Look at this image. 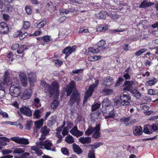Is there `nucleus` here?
Here are the masks:
<instances>
[{"label": "nucleus", "mask_w": 158, "mask_h": 158, "mask_svg": "<svg viewBox=\"0 0 158 158\" xmlns=\"http://www.w3.org/2000/svg\"><path fill=\"white\" fill-rule=\"evenodd\" d=\"M19 75L22 86L24 87L26 86L28 81L26 74L23 72H20Z\"/></svg>", "instance_id": "11"}, {"label": "nucleus", "mask_w": 158, "mask_h": 158, "mask_svg": "<svg viewBox=\"0 0 158 158\" xmlns=\"http://www.w3.org/2000/svg\"><path fill=\"white\" fill-rule=\"evenodd\" d=\"M47 22L44 21L43 20L41 22L36 24L35 26L38 28L40 29L43 28L46 24Z\"/></svg>", "instance_id": "37"}, {"label": "nucleus", "mask_w": 158, "mask_h": 158, "mask_svg": "<svg viewBox=\"0 0 158 158\" xmlns=\"http://www.w3.org/2000/svg\"><path fill=\"white\" fill-rule=\"evenodd\" d=\"M31 26V23L29 21H26L23 22L21 30H25L29 27Z\"/></svg>", "instance_id": "38"}, {"label": "nucleus", "mask_w": 158, "mask_h": 158, "mask_svg": "<svg viewBox=\"0 0 158 158\" xmlns=\"http://www.w3.org/2000/svg\"><path fill=\"white\" fill-rule=\"evenodd\" d=\"M101 58V56H91L88 57V60L89 61H95L100 59Z\"/></svg>", "instance_id": "39"}, {"label": "nucleus", "mask_w": 158, "mask_h": 158, "mask_svg": "<svg viewBox=\"0 0 158 158\" xmlns=\"http://www.w3.org/2000/svg\"><path fill=\"white\" fill-rule=\"evenodd\" d=\"M76 49V46H73L71 47L70 46L66 47L63 50V52L65 53L66 55L65 57L66 58L72 53L75 51Z\"/></svg>", "instance_id": "12"}, {"label": "nucleus", "mask_w": 158, "mask_h": 158, "mask_svg": "<svg viewBox=\"0 0 158 158\" xmlns=\"http://www.w3.org/2000/svg\"><path fill=\"white\" fill-rule=\"evenodd\" d=\"M31 123L29 121H27V123L26 125L25 129L26 130H29L31 127Z\"/></svg>", "instance_id": "64"}, {"label": "nucleus", "mask_w": 158, "mask_h": 158, "mask_svg": "<svg viewBox=\"0 0 158 158\" xmlns=\"http://www.w3.org/2000/svg\"><path fill=\"white\" fill-rule=\"evenodd\" d=\"M44 120L43 119H41L35 122V127L37 128H40L43 125Z\"/></svg>", "instance_id": "34"}, {"label": "nucleus", "mask_w": 158, "mask_h": 158, "mask_svg": "<svg viewBox=\"0 0 158 158\" xmlns=\"http://www.w3.org/2000/svg\"><path fill=\"white\" fill-rule=\"evenodd\" d=\"M108 15H109L110 17L113 19H118L119 17V16L115 14H108Z\"/></svg>", "instance_id": "56"}, {"label": "nucleus", "mask_w": 158, "mask_h": 158, "mask_svg": "<svg viewBox=\"0 0 158 158\" xmlns=\"http://www.w3.org/2000/svg\"><path fill=\"white\" fill-rule=\"evenodd\" d=\"M69 11L66 9H62L60 11V14L61 15H67L69 13Z\"/></svg>", "instance_id": "62"}, {"label": "nucleus", "mask_w": 158, "mask_h": 158, "mask_svg": "<svg viewBox=\"0 0 158 158\" xmlns=\"http://www.w3.org/2000/svg\"><path fill=\"white\" fill-rule=\"evenodd\" d=\"M19 46V45L18 44H12L11 46V49L13 50H15L18 49Z\"/></svg>", "instance_id": "61"}, {"label": "nucleus", "mask_w": 158, "mask_h": 158, "mask_svg": "<svg viewBox=\"0 0 158 158\" xmlns=\"http://www.w3.org/2000/svg\"><path fill=\"white\" fill-rule=\"evenodd\" d=\"M65 141L69 143H72L74 142V139L71 135H69L66 137Z\"/></svg>", "instance_id": "40"}, {"label": "nucleus", "mask_w": 158, "mask_h": 158, "mask_svg": "<svg viewBox=\"0 0 158 158\" xmlns=\"http://www.w3.org/2000/svg\"><path fill=\"white\" fill-rule=\"evenodd\" d=\"M147 50L145 48L141 49H140L139 51L136 52L135 53V55L138 56L142 53L145 52L147 51Z\"/></svg>", "instance_id": "47"}, {"label": "nucleus", "mask_w": 158, "mask_h": 158, "mask_svg": "<svg viewBox=\"0 0 158 158\" xmlns=\"http://www.w3.org/2000/svg\"><path fill=\"white\" fill-rule=\"evenodd\" d=\"M73 148L74 152L78 154H80L82 152L81 149L75 143L73 144Z\"/></svg>", "instance_id": "29"}, {"label": "nucleus", "mask_w": 158, "mask_h": 158, "mask_svg": "<svg viewBox=\"0 0 158 158\" xmlns=\"http://www.w3.org/2000/svg\"><path fill=\"white\" fill-rule=\"evenodd\" d=\"M106 43V41L103 40L100 41L97 43L98 48L100 49V52L102 51L105 49V48L103 46L105 45Z\"/></svg>", "instance_id": "26"}, {"label": "nucleus", "mask_w": 158, "mask_h": 158, "mask_svg": "<svg viewBox=\"0 0 158 158\" xmlns=\"http://www.w3.org/2000/svg\"><path fill=\"white\" fill-rule=\"evenodd\" d=\"M32 92V91L31 89H26L23 94L22 99L23 100H27L30 99L31 96Z\"/></svg>", "instance_id": "13"}, {"label": "nucleus", "mask_w": 158, "mask_h": 158, "mask_svg": "<svg viewBox=\"0 0 158 158\" xmlns=\"http://www.w3.org/2000/svg\"><path fill=\"white\" fill-rule=\"evenodd\" d=\"M100 125L99 124L96 125L95 127L93 128V134L92 136L94 138H98L100 137Z\"/></svg>", "instance_id": "15"}, {"label": "nucleus", "mask_w": 158, "mask_h": 158, "mask_svg": "<svg viewBox=\"0 0 158 158\" xmlns=\"http://www.w3.org/2000/svg\"><path fill=\"white\" fill-rule=\"evenodd\" d=\"M70 133L73 135L76 136L77 138L82 136L83 134V132L78 130L77 126H74L70 131Z\"/></svg>", "instance_id": "14"}, {"label": "nucleus", "mask_w": 158, "mask_h": 158, "mask_svg": "<svg viewBox=\"0 0 158 158\" xmlns=\"http://www.w3.org/2000/svg\"><path fill=\"white\" fill-rule=\"evenodd\" d=\"M143 133L142 129L140 126L136 127L134 130V133L136 135H140Z\"/></svg>", "instance_id": "30"}, {"label": "nucleus", "mask_w": 158, "mask_h": 158, "mask_svg": "<svg viewBox=\"0 0 158 158\" xmlns=\"http://www.w3.org/2000/svg\"><path fill=\"white\" fill-rule=\"evenodd\" d=\"M66 125L67 126L65 127V128L68 130L70 129L73 126V123L69 121H68L67 122Z\"/></svg>", "instance_id": "54"}, {"label": "nucleus", "mask_w": 158, "mask_h": 158, "mask_svg": "<svg viewBox=\"0 0 158 158\" xmlns=\"http://www.w3.org/2000/svg\"><path fill=\"white\" fill-rule=\"evenodd\" d=\"M88 155V158H95L94 150L93 149L90 150L89 152Z\"/></svg>", "instance_id": "48"}, {"label": "nucleus", "mask_w": 158, "mask_h": 158, "mask_svg": "<svg viewBox=\"0 0 158 158\" xmlns=\"http://www.w3.org/2000/svg\"><path fill=\"white\" fill-rule=\"evenodd\" d=\"M27 75L29 80V82L31 84H33L34 82L36 81V79L35 78V76L33 73H28Z\"/></svg>", "instance_id": "27"}, {"label": "nucleus", "mask_w": 158, "mask_h": 158, "mask_svg": "<svg viewBox=\"0 0 158 158\" xmlns=\"http://www.w3.org/2000/svg\"><path fill=\"white\" fill-rule=\"evenodd\" d=\"M79 141L82 144L89 143L91 141L90 137H81L79 139Z\"/></svg>", "instance_id": "24"}, {"label": "nucleus", "mask_w": 158, "mask_h": 158, "mask_svg": "<svg viewBox=\"0 0 158 158\" xmlns=\"http://www.w3.org/2000/svg\"><path fill=\"white\" fill-rule=\"evenodd\" d=\"M21 92L20 86H16L11 85L10 88V94L11 95L14 97H18Z\"/></svg>", "instance_id": "9"}, {"label": "nucleus", "mask_w": 158, "mask_h": 158, "mask_svg": "<svg viewBox=\"0 0 158 158\" xmlns=\"http://www.w3.org/2000/svg\"><path fill=\"white\" fill-rule=\"evenodd\" d=\"M11 85H14L15 86H20L19 84V82L18 79L17 77L14 78L12 80Z\"/></svg>", "instance_id": "44"}, {"label": "nucleus", "mask_w": 158, "mask_h": 158, "mask_svg": "<svg viewBox=\"0 0 158 158\" xmlns=\"http://www.w3.org/2000/svg\"><path fill=\"white\" fill-rule=\"evenodd\" d=\"M94 115L95 118H96L97 119L98 118V119H100H100L102 115V114L101 112L97 111L95 114Z\"/></svg>", "instance_id": "55"}, {"label": "nucleus", "mask_w": 158, "mask_h": 158, "mask_svg": "<svg viewBox=\"0 0 158 158\" xmlns=\"http://www.w3.org/2000/svg\"><path fill=\"white\" fill-rule=\"evenodd\" d=\"M88 50L89 52L94 54H98L100 52V49L97 48H95L93 47L89 48Z\"/></svg>", "instance_id": "33"}, {"label": "nucleus", "mask_w": 158, "mask_h": 158, "mask_svg": "<svg viewBox=\"0 0 158 158\" xmlns=\"http://www.w3.org/2000/svg\"><path fill=\"white\" fill-rule=\"evenodd\" d=\"M108 28V26L105 25L98 27L97 29V31L99 32H104Z\"/></svg>", "instance_id": "36"}, {"label": "nucleus", "mask_w": 158, "mask_h": 158, "mask_svg": "<svg viewBox=\"0 0 158 158\" xmlns=\"http://www.w3.org/2000/svg\"><path fill=\"white\" fill-rule=\"evenodd\" d=\"M107 114H108V115L105 117V118L106 119L108 118H112L114 117L115 116V114L114 111V108L113 107V110H110V111Z\"/></svg>", "instance_id": "42"}, {"label": "nucleus", "mask_w": 158, "mask_h": 158, "mask_svg": "<svg viewBox=\"0 0 158 158\" xmlns=\"http://www.w3.org/2000/svg\"><path fill=\"white\" fill-rule=\"evenodd\" d=\"M100 104L98 103L93 105L92 106V111H93L96 110L100 107Z\"/></svg>", "instance_id": "50"}, {"label": "nucleus", "mask_w": 158, "mask_h": 158, "mask_svg": "<svg viewBox=\"0 0 158 158\" xmlns=\"http://www.w3.org/2000/svg\"><path fill=\"white\" fill-rule=\"evenodd\" d=\"M131 101L129 95L123 94L120 96L115 97L114 100V106L116 108L121 106H126L129 105Z\"/></svg>", "instance_id": "2"}, {"label": "nucleus", "mask_w": 158, "mask_h": 158, "mask_svg": "<svg viewBox=\"0 0 158 158\" xmlns=\"http://www.w3.org/2000/svg\"><path fill=\"white\" fill-rule=\"evenodd\" d=\"M10 139L19 144H23L24 145L28 144L29 142L27 139L24 138L20 137L19 136H16L10 138Z\"/></svg>", "instance_id": "8"}, {"label": "nucleus", "mask_w": 158, "mask_h": 158, "mask_svg": "<svg viewBox=\"0 0 158 158\" xmlns=\"http://www.w3.org/2000/svg\"><path fill=\"white\" fill-rule=\"evenodd\" d=\"M42 39L44 41L48 42L50 41V37L49 36H45L42 37Z\"/></svg>", "instance_id": "59"}, {"label": "nucleus", "mask_w": 158, "mask_h": 158, "mask_svg": "<svg viewBox=\"0 0 158 158\" xmlns=\"http://www.w3.org/2000/svg\"><path fill=\"white\" fill-rule=\"evenodd\" d=\"M40 102V100L38 98H35L34 100V103L37 107L40 106L41 104Z\"/></svg>", "instance_id": "51"}, {"label": "nucleus", "mask_w": 158, "mask_h": 158, "mask_svg": "<svg viewBox=\"0 0 158 158\" xmlns=\"http://www.w3.org/2000/svg\"><path fill=\"white\" fill-rule=\"evenodd\" d=\"M40 85L49 93L50 97L53 96L55 93H59V85L56 81L53 82L51 85H49L45 81H42Z\"/></svg>", "instance_id": "3"}, {"label": "nucleus", "mask_w": 158, "mask_h": 158, "mask_svg": "<svg viewBox=\"0 0 158 158\" xmlns=\"http://www.w3.org/2000/svg\"><path fill=\"white\" fill-rule=\"evenodd\" d=\"M4 83L0 81V98H2L5 96V91L4 88L7 86L6 81H4Z\"/></svg>", "instance_id": "18"}, {"label": "nucleus", "mask_w": 158, "mask_h": 158, "mask_svg": "<svg viewBox=\"0 0 158 158\" xmlns=\"http://www.w3.org/2000/svg\"><path fill=\"white\" fill-rule=\"evenodd\" d=\"M56 121V116H52L50 117V119L48 123V125L50 127L54 124Z\"/></svg>", "instance_id": "31"}, {"label": "nucleus", "mask_w": 158, "mask_h": 158, "mask_svg": "<svg viewBox=\"0 0 158 158\" xmlns=\"http://www.w3.org/2000/svg\"><path fill=\"white\" fill-rule=\"evenodd\" d=\"M120 122L123 123L126 125H129L131 124L132 121L129 117H126L120 119Z\"/></svg>", "instance_id": "28"}, {"label": "nucleus", "mask_w": 158, "mask_h": 158, "mask_svg": "<svg viewBox=\"0 0 158 158\" xmlns=\"http://www.w3.org/2000/svg\"><path fill=\"white\" fill-rule=\"evenodd\" d=\"M62 153L64 155H67L69 153V152L66 148H63L61 149Z\"/></svg>", "instance_id": "60"}, {"label": "nucleus", "mask_w": 158, "mask_h": 158, "mask_svg": "<svg viewBox=\"0 0 158 158\" xmlns=\"http://www.w3.org/2000/svg\"><path fill=\"white\" fill-rule=\"evenodd\" d=\"M18 49L17 50V52L19 54H22V56L21 57L23 56V52L26 49V48L24 47V45H21L20 47L19 46Z\"/></svg>", "instance_id": "35"}, {"label": "nucleus", "mask_w": 158, "mask_h": 158, "mask_svg": "<svg viewBox=\"0 0 158 158\" xmlns=\"http://www.w3.org/2000/svg\"><path fill=\"white\" fill-rule=\"evenodd\" d=\"M134 83V81H125L123 85L124 89L131 92L133 90L132 85Z\"/></svg>", "instance_id": "16"}, {"label": "nucleus", "mask_w": 158, "mask_h": 158, "mask_svg": "<svg viewBox=\"0 0 158 158\" xmlns=\"http://www.w3.org/2000/svg\"><path fill=\"white\" fill-rule=\"evenodd\" d=\"M102 93L105 95H109L112 94L113 91L110 89H105L102 91Z\"/></svg>", "instance_id": "32"}, {"label": "nucleus", "mask_w": 158, "mask_h": 158, "mask_svg": "<svg viewBox=\"0 0 158 158\" xmlns=\"http://www.w3.org/2000/svg\"><path fill=\"white\" fill-rule=\"evenodd\" d=\"M101 144L102 143H98L94 144L91 145L90 146L92 149H96L99 147Z\"/></svg>", "instance_id": "57"}, {"label": "nucleus", "mask_w": 158, "mask_h": 158, "mask_svg": "<svg viewBox=\"0 0 158 158\" xmlns=\"http://www.w3.org/2000/svg\"><path fill=\"white\" fill-rule=\"evenodd\" d=\"M143 132L145 133L148 134H150L152 133V131H149L148 128L145 126H144V127Z\"/></svg>", "instance_id": "58"}, {"label": "nucleus", "mask_w": 158, "mask_h": 158, "mask_svg": "<svg viewBox=\"0 0 158 158\" xmlns=\"http://www.w3.org/2000/svg\"><path fill=\"white\" fill-rule=\"evenodd\" d=\"M75 82L72 81L66 87V92L67 96H70L73 90H74L69 102V104L71 105H73L75 102L77 105H78L80 100V95L78 91L75 90L76 88L75 87Z\"/></svg>", "instance_id": "1"}, {"label": "nucleus", "mask_w": 158, "mask_h": 158, "mask_svg": "<svg viewBox=\"0 0 158 158\" xmlns=\"http://www.w3.org/2000/svg\"><path fill=\"white\" fill-rule=\"evenodd\" d=\"M12 152V150H9L8 149L2 150V152L3 155H5L9 154L11 153Z\"/></svg>", "instance_id": "53"}, {"label": "nucleus", "mask_w": 158, "mask_h": 158, "mask_svg": "<svg viewBox=\"0 0 158 158\" xmlns=\"http://www.w3.org/2000/svg\"><path fill=\"white\" fill-rule=\"evenodd\" d=\"M156 79L154 77H152L149 78V80L146 81L145 85L147 86H151L155 85L157 82Z\"/></svg>", "instance_id": "23"}, {"label": "nucleus", "mask_w": 158, "mask_h": 158, "mask_svg": "<svg viewBox=\"0 0 158 158\" xmlns=\"http://www.w3.org/2000/svg\"><path fill=\"white\" fill-rule=\"evenodd\" d=\"M59 102L57 100H53L51 105V107L53 109H56L58 106Z\"/></svg>", "instance_id": "46"}, {"label": "nucleus", "mask_w": 158, "mask_h": 158, "mask_svg": "<svg viewBox=\"0 0 158 158\" xmlns=\"http://www.w3.org/2000/svg\"><path fill=\"white\" fill-rule=\"evenodd\" d=\"M98 84V81L96 80L95 83L94 84H92L89 87L88 90L86 92L84 96L83 104L87 102L89 98L92 95V93L93 92L94 88L97 86Z\"/></svg>", "instance_id": "6"}, {"label": "nucleus", "mask_w": 158, "mask_h": 158, "mask_svg": "<svg viewBox=\"0 0 158 158\" xmlns=\"http://www.w3.org/2000/svg\"><path fill=\"white\" fill-rule=\"evenodd\" d=\"M25 10L28 15H31L32 13L31 7L30 6H26Z\"/></svg>", "instance_id": "52"}, {"label": "nucleus", "mask_w": 158, "mask_h": 158, "mask_svg": "<svg viewBox=\"0 0 158 158\" xmlns=\"http://www.w3.org/2000/svg\"><path fill=\"white\" fill-rule=\"evenodd\" d=\"M112 78L110 77H107L104 78L103 84L106 86H110L114 83Z\"/></svg>", "instance_id": "21"}, {"label": "nucleus", "mask_w": 158, "mask_h": 158, "mask_svg": "<svg viewBox=\"0 0 158 158\" xmlns=\"http://www.w3.org/2000/svg\"><path fill=\"white\" fill-rule=\"evenodd\" d=\"M102 112L103 114H107L113 109L112 102L108 98L104 99L102 103Z\"/></svg>", "instance_id": "4"}, {"label": "nucleus", "mask_w": 158, "mask_h": 158, "mask_svg": "<svg viewBox=\"0 0 158 158\" xmlns=\"http://www.w3.org/2000/svg\"><path fill=\"white\" fill-rule=\"evenodd\" d=\"M9 30L8 25L3 22L0 23V33L5 34L7 33Z\"/></svg>", "instance_id": "17"}, {"label": "nucleus", "mask_w": 158, "mask_h": 158, "mask_svg": "<svg viewBox=\"0 0 158 158\" xmlns=\"http://www.w3.org/2000/svg\"><path fill=\"white\" fill-rule=\"evenodd\" d=\"M54 63L56 66H59L62 64V62L60 60H56L54 61Z\"/></svg>", "instance_id": "63"}, {"label": "nucleus", "mask_w": 158, "mask_h": 158, "mask_svg": "<svg viewBox=\"0 0 158 158\" xmlns=\"http://www.w3.org/2000/svg\"><path fill=\"white\" fill-rule=\"evenodd\" d=\"M12 149H14L13 153L15 154H21L14 156V158H27V157L30 155L29 152H24L25 151V148H12Z\"/></svg>", "instance_id": "5"}, {"label": "nucleus", "mask_w": 158, "mask_h": 158, "mask_svg": "<svg viewBox=\"0 0 158 158\" xmlns=\"http://www.w3.org/2000/svg\"><path fill=\"white\" fill-rule=\"evenodd\" d=\"M49 129L46 126L42 128L40 131L42 134L40 138V139L41 140L44 139L45 138V136L49 133Z\"/></svg>", "instance_id": "20"}, {"label": "nucleus", "mask_w": 158, "mask_h": 158, "mask_svg": "<svg viewBox=\"0 0 158 158\" xmlns=\"http://www.w3.org/2000/svg\"><path fill=\"white\" fill-rule=\"evenodd\" d=\"M9 73L8 72H6L5 73L4 76V78L0 81H2L3 83H4V81H6L7 85L8 82L9 81L8 77V76L9 75Z\"/></svg>", "instance_id": "43"}, {"label": "nucleus", "mask_w": 158, "mask_h": 158, "mask_svg": "<svg viewBox=\"0 0 158 158\" xmlns=\"http://www.w3.org/2000/svg\"><path fill=\"white\" fill-rule=\"evenodd\" d=\"M154 5V3L149 1L148 0H144L141 3L139 7L140 8H146Z\"/></svg>", "instance_id": "19"}, {"label": "nucleus", "mask_w": 158, "mask_h": 158, "mask_svg": "<svg viewBox=\"0 0 158 158\" xmlns=\"http://www.w3.org/2000/svg\"><path fill=\"white\" fill-rule=\"evenodd\" d=\"M37 145L40 148L43 149L45 148L48 150H52V151H55L56 150L54 148H51L52 144L51 142L48 140H46L44 143L41 142H39L37 143Z\"/></svg>", "instance_id": "7"}, {"label": "nucleus", "mask_w": 158, "mask_h": 158, "mask_svg": "<svg viewBox=\"0 0 158 158\" xmlns=\"http://www.w3.org/2000/svg\"><path fill=\"white\" fill-rule=\"evenodd\" d=\"M41 112L40 110H36L34 113V115L37 118H39L40 116Z\"/></svg>", "instance_id": "49"}, {"label": "nucleus", "mask_w": 158, "mask_h": 158, "mask_svg": "<svg viewBox=\"0 0 158 158\" xmlns=\"http://www.w3.org/2000/svg\"><path fill=\"white\" fill-rule=\"evenodd\" d=\"M39 148H40L38 146L37 144L36 146H32L31 147V150L35 151V153L38 156H40L43 153L42 150Z\"/></svg>", "instance_id": "25"}, {"label": "nucleus", "mask_w": 158, "mask_h": 158, "mask_svg": "<svg viewBox=\"0 0 158 158\" xmlns=\"http://www.w3.org/2000/svg\"><path fill=\"white\" fill-rule=\"evenodd\" d=\"M20 110L21 114L23 115L28 117H30L31 116V111L28 107L23 106L20 108Z\"/></svg>", "instance_id": "10"}, {"label": "nucleus", "mask_w": 158, "mask_h": 158, "mask_svg": "<svg viewBox=\"0 0 158 158\" xmlns=\"http://www.w3.org/2000/svg\"><path fill=\"white\" fill-rule=\"evenodd\" d=\"M131 92L132 94L134 96L138 98H139L141 96V94L137 90L133 89Z\"/></svg>", "instance_id": "41"}, {"label": "nucleus", "mask_w": 158, "mask_h": 158, "mask_svg": "<svg viewBox=\"0 0 158 158\" xmlns=\"http://www.w3.org/2000/svg\"><path fill=\"white\" fill-rule=\"evenodd\" d=\"M10 141V139L6 137H0V150L2 148V146L6 145L7 142Z\"/></svg>", "instance_id": "22"}, {"label": "nucleus", "mask_w": 158, "mask_h": 158, "mask_svg": "<svg viewBox=\"0 0 158 158\" xmlns=\"http://www.w3.org/2000/svg\"><path fill=\"white\" fill-rule=\"evenodd\" d=\"M93 128L91 127H89L88 129L85 132V134L86 135L89 136L93 133Z\"/></svg>", "instance_id": "45"}]
</instances>
